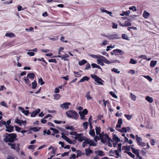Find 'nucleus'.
I'll use <instances>...</instances> for the list:
<instances>
[{"label": "nucleus", "instance_id": "f257e3e1", "mask_svg": "<svg viewBox=\"0 0 159 159\" xmlns=\"http://www.w3.org/2000/svg\"><path fill=\"white\" fill-rule=\"evenodd\" d=\"M5 135L3 141L6 143H13L18 139L16 138L17 135L15 133H6Z\"/></svg>", "mask_w": 159, "mask_h": 159}, {"label": "nucleus", "instance_id": "f03ea898", "mask_svg": "<svg viewBox=\"0 0 159 159\" xmlns=\"http://www.w3.org/2000/svg\"><path fill=\"white\" fill-rule=\"evenodd\" d=\"M66 114L68 117L71 118L75 120H77L79 116L78 113L74 110H70L66 112Z\"/></svg>", "mask_w": 159, "mask_h": 159}, {"label": "nucleus", "instance_id": "7ed1b4c3", "mask_svg": "<svg viewBox=\"0 0 159 159\" xmlns=\"http://www.w3.org/2000/svg\"><path fill=\"white\" fill-rule=\"evenodd\" d=\"M91 77L92 79H94L95 81L98 84L101 85H103L102 82H104V81L98 76L96 75L92 74L91 75Z\"/></svg>", "mask_w": 159, "mask_h": 159}, {"label": "nucleus", "instance_id": "20e7f679", "mask_svg": "<svg viewBox=\"0 0 159 159\" xmlns=\"http://www.w3.org/2000/svg\"><path fill=\"white\" fill-rule=\"evenodd\" d=\"M121 38L120 35L117 34H111L108 35V39L109 40L119 39Z\"/></svg>", "mask_w": 159, "mask_h": 159}, {"label": "nucleus", "instance_id": "39448f33", "mask_svg": "<svg viewBox=\"0 0 159 159\" xmlns=\"http://www.w3.org/2000/svg\"><path fill=\"white\" fill-rule=\"evenodd\" d=\"M113 52L116 56H118L119 55L122 56L124 55L125 53V52L122 50L119 49H116L114 50L113 51Z\"/></svg>", "mask_w": 159, "mask_h": 159}, {"label": "nucleus", "instance_id": "423d86ee", "mask_svg": "<svg viewBox=\"0 0 159 159\" xmlns=\"http://www.w3.org/2000/svg\"><path fill=\"white\" fill-rule=\"evenodd\" d=\"M71 105V103L70 102H65L60 105V107L63 109H68L70 106Z\"/></svg>", "mask_w": 159, "mask_h": 159}, {"label": "nucleus", "instance_id": "0eeeda50", "mask_svg": "<svg viewBox=\"0 0 159 159\" xmlns=\"http://www.w3.org/2000/svg\"><path fill=\"white\" fill-rule=\"evenodd\" d=\"M6 128L5 131L7 132H8L9 133H11L13 132L14 131V127L13 126L11 125H9V126H5Z\"/></svg>", "mask_w": 159, "mask_h": 159}, {"label": "nucleus", "instance_id": "6e6552de", "mask_svg": "<svg viewBox=\"0 0 159 159\" xmlns=\"http://www.w3.org/2000/svg\"><path fill=\"white\" fill-rule=\"evenodd\" d=\"M18 109L20 110L22 113L26 116H28V114L30 113L29 110H25L24 108L22 107H18Z\"/></svg>", "mask_w": 159, "mask_h": 159}, {"label": "nucleus", "instance_id": "1a4fd4ad", "mask_svg": "<svg viewBox=\"0 0 159 159\" xmlns=\"http://www.w3.org/2000/svg\"><path fill=\"white\" fill-rule=\"evenodd\" d=\"M80 135L78 137H77V140H78V141L80 142H82L85 139V137L83 136V133H81L79 134Z\"/></svg>", "mask_w": 159, "mask_h": 159}, {"label": "nucleus", "instance_id": "9d476101", "mask_svg": "<svg viewBox=\"0 0 159 159\" xmlns=\"http://www.w3.org/2000/svg\"><path fill=\"white\" fill-rule=\"evenodd\" d=\"M15 123L18 124L20 125H21L22 124L24 125L26 124V121L20 120L18 118H17L15 120Z\"/></svg>", "mask_w": 159, "mask_h": 159}, {"label": "nucleus", "instance_id": "9b49d317", "mask_svg": "<svg viewBox=\"0 0 159 159\" xmlns=\"http://www.w3.org/2000/svg\"><path fill=\"white\" fill-rule=\"evenodd\" d=\"M131 149L132 150L134 154H136L137 156V158L139 159V150L136 149L133 147H131Z\"/></svg>", "mask_w": 159, "mask_h": 159}, {"label": "nucleus", "instance_id": "f8f14e48", "mask_svg": "<svg viewBox=\"0 0 159 159\" xmlns=\"http://www.w3.org/2000/svg\"><path fill=\"white\" fill-rule=\"evenodd\" d=\"M35 74L33 73H28L26 77L33 80L35 77Z\"/></svg>", "mask_w": 159, "mask_h": 159}, {"label": "nucleus", "instance_id": "ddd939ff", "mask_svg": "<svg viewBox=\"0 0 159 159\" xmlns=\"http://www.w3.org/2000/svg\"><path fill=\"white\" fill-rule=\"evenodd\" d=\"M70 134L71 135L75 136V137L72 136V137L74 138L75 140H77V137H78L80 135V134H78L76 131L71 132L70 133Z\"/></svg>", "mask_w": 159, "mask_h": 159}, {"label": "nucleus", "instance_id": "4468645a", "mask_svg": "<svg viewBox=\"0 0 159 159\" xmlns=\"http://www.w3.org/2000/svg\"><path fill=\"white\" fill-rule=\"evenodd\" d=\"M90 79V78L87 76H85L83 77L78 83V84L81 82H83L84 81H88Z\"/></svg>", "mask_w": 159, "mask_h": 159}, {"label": "nucleus", "instance_id": "2eb2a0df", "mask_svg": "<svg viewBox=\"0 0 159 159\" xmlns=\"http://www.w3.org/2000/svg\"><path fill=\"white\" fill-rule=\"evenodd\" d=\"M96 134L97 135H99V137H101V134H100L101 128L100 127L96 126L95 129Z\"/></svg>", "mask_w": 159, "mask_h": 159}, {"label": "nucleus", "instance_id": "dca6fc26", "mask_svg": "<svg viewBox=\"0 0 159 159\" xmlns=\"http://www.w3.org/2000/svg\"><path fill=\"white\" fill-rule=\"evenodd\" d=\"M7 144L8 145L11 146V148L15 150L16 151V143H8Z\"/></svg>", "mask_w": 159, "mask_h": 159}, {"label": "nucleus", "instance_id": "f3484780", "mask_svg": "<svg viewBox=\"0 0 159 159\" xmlns=\"http://www.w3.org/2000/svg\"><path fill=\"white\" fill-rule=\"evenodd\" d=\"M112 139L113 140V141H115L117 143L120 141V139L116 134H113Z\"/></svg>", "mask_w": 159, "mask_h": 159}, {"label": "nucleus", "instance_id": "a211bd4d", "mask_svg": "<svg viewBox=\"0 0 159 159\" xmlns=\"http://www.w3.org/2000/svg\"><path fill=\"white\" fill-rule=\"evenodd\" d=\"M95 154L98 155V156H103L104 155L103 152L100 150H98L95 152Z\"/></svg>", "mask_w": 159, "mask_h": 159}, {"label": "nucleus", "instance_id": "6ab92c4d", "mask_svg": "<svg viewBox=\"0 0 159 159\" xmlns=\"http://www.w3.org/2000/svg\"><path fill=\"white\" fill-rule=\"evenodd\" d=\"M23 78L24 80L25 81V84H28V85L30 86L31 85V84L30 83V81L29 80V79L27 77L26 78L25 77H24Z\"/></svg>", "mask_w": 159, "mask_h": 159}, {"label": "nucleus", "instance_id": "aec40b11", "mask_svg": "<svg viewBox=\"0 0 159 159\" xmlns=\"http://www.w3.org/2000/svg\"><path fill=\"white\" fill-rule=\"evenodd\" d=\"M116 129L117 131H118L121 133H123V132L126 133L127 131V129L125 127H122L121 128V129H119L116 128Z\"/></svg>", "mask_w": 159, "mask_h": 159}, {"label": "nucleus", "instance_id": "412c9836", "mask_svg": "<svg viewBox=\"0 0 159 159\" xmlns=\"http://www.w3.org/2000/svg\"><path fill=\"white\" fill-rule=\"evenodd\" d=\"M85 154L87 156H89L90 154L93 153V151L90 149L89 148L85 149Z\"/></svg>", "mask_w": 159, "mask_h": 159}, {"label": "nucleus", "instance_id": "4be33fe9", "mask_svg": "<svg viewBox=\"0 0 159 159\" xmlns=\"http://www.w3.org/2000/svg\"><path fill=\"white\" fill-rule=\"evenodd\" d=\"M130 13V11L129 10L127 11H123V12L120 13V15L122 16H123L125 15L126 16H128Z\"/></svg>", "mask_w": 159, "mask_h": 159}, {"label": "nucleus", "instance_id": "5701e85b", "mask_svg": "<svg viewBox=\"0 0 159 159\" xmlns=\"http://www.w3.org/2000/svg\"><path fill=\"white\" fill-rule=\"evenodd\" d=\"M41 129V127H31L30 128V130H32L34 132H38L39 131L40 129Z\"/></svg>", "mask_w": 159, "mask_h": 159}, {"label": "nucleus", "instance_id": "b1692460", "mask_svg": "<svg viewBox=\"0 0 159 159\" xmlns=\"http://www.w3.org/2000/svg\"><path fill=\"white\" fill-rule=\"evenodd\" d=\"M90 91H89L87 93L85 96V97L87 98L88 100H90L92 99V97L90 95Z\"/></svg>", "mask_w": 159, "mask_h": 159}, {"label": "nucleus", "instance_id": "393cba45", "mask_svg": "<svg viewBox=\"0 0 159 159\" xmlns=\"http://www.w3.org/2000/svg\"><path fill=\"white\" fill-rule=\"evenodd\" d=\"M56 151V150L54 149H53L52 150L51 152V153L52 154V155H51L50 157H48L47 158V159H52V158L55 156V152Z\"/></svg>", "mask_w": 159, "mask_h": 159}, {"label": "nucleus", "instance_id": "a878e982", "mask_svg": "<svg viewBox=\"0 0 159 159\" xmlns=\"http://www.w3.org/2000/svg\"><path fill=\"white\" fill-rule=\"evenodd\" d=\"M87 63V61L85 59H83L81 61H79L78 64L80 66H82Z\"/></svg>", "mask_w": 159, "mask_h": 159}, {"label": "nucleus", "instance_id": "bb28decb", "mask_svg": "<svg viewBox=\"0 0 159 159\" xmlns=\"http://www.w3.org/2000/svg\"><path fill=\"white\" fill-rule=\"evenodd\" d=\"M66 141L69 144H74L75 143V142H76L75 140H72L70 139L68 137Z\"/></svg>", "mask_w": 159, "mask_h": 159}, {"label": "nucleus", "instance_id": "cd10ccee", "mask_svg": "<svg viewBox=\"0 0 159 159\" xmlns=\"http://www.w3.org/2000/svg\"><path fill=\"white\" fill-rule=\"evenodd\" d=\"M145 99L149 102L151 103L153 101V98L152 97L149 96H147L145 98Z\"/></svg>", "mask_w": 159, "mask_h": 159}, {"label": "nucleus", "instance_id": "c85d7f7f", "mask_svg": "<svg viewBox=\"0 0 159 159\" xmlns=\"http://www.w3.org/2000/svg\"><path fill=\"white\" fill-rule=\"evenodd\" d=\"M5 36L10 38H12L15 36V35L12 33H7Z\"/></svg>", "mask_w": 159, "mask_h": 159}, {"label": "nucleus", "instance_id": "c756f323", "mask_svg": "<svg viewBox=\"0 0 159 159\" xmlns=\"http://www.w3.org/2000/svg\"><path fill=\"white\" fill-rule=\"evenodd\" d=\"M150 15V13L148 12L144 11L143 14V17L145 19L147 18Z\"/></svg>", "mask_w": 159, "mask_h": 159}, {"label": "nucleus", "instance_id": "7c9ffc66", "mask_svg": "<svg viewBox=\"0 0 159 159\" xmlns=\"http://www.w3.org/2000/svg\"><path fill=\"white\" fill-rule=\"evenodd\" d=\"M32 89H36L37 86V82L36 80H34V81L32 82Z\"/></svg>", "mask_w": 159, "mask_h": 159}, {"label": "nucleus", "instance_id": "2f4dec72", "mask_svg": "<svg viewBox=\"0 0 159 159\" xmlns=\"http://www.w3.org/2000/svg\"><path fill=\"white\" fill-rule=\"evenodd\" d=\"M142 58L143 59H146L148 61H150L151 58V57L147 58V56L145 55H141L140 56V58Z\"/></svg>", "mask_w": 159, "mask_h": 159}, {"label": "nucleus", "instance_id": "473e14b6", "mask_svg": "<svg viewBox=\"0 0 159 159\" xmlns=\"http://www.w3.org/2000/svg\"><path fill=\"white\" fill-rule=\"evenodd\" d=\"M157 61H156L152 60L151 61L150 66L152 67H153L155 66L157 64Z\"/></svg>", "mask_w": 159, "mask_h": 159}, {"label": "nucleus", "instance_id": "72a5a7b5", "mask_svg": "<svg viewBox=\"0 0 159 159\" xmlns=\"http://www.w3.org/2000/svg\"><path fill=\"white\" fill-rule=\"evenodd\" d=\"M130 146H128L127 145L124 146H123L122 148V150H125L126 151H129L130 150Z\"/></svg>", "mask_w": 159, "mask_h": 159}, {"label": "nucleus", "instance_id": "f704fd0d", "mask_svg": "<svg viewBox=\"0 0 159 159\" xmlns=\"http://www.w3.org/2000/svg\"><path fill=\"white\" fill-rule=\"evenodd\" d=\"M89 134L90 136L92 137H94L95 135V132L94 129H90Z\"/></svg>", "mask_w": 159, "mask_h": 159}, {"label": "nucleus", "instance_id": "c9c22d12", "mask_svg": "<svg viewBox=\"0 0 159 159\" xmlns=\"http://www.w3.org/2000/svg\"><path fill=\"white\" fill-rule=\"evenodd\" d=\"M88 125V123L87 121L84 122L83 123V127L84 129L85 130H86L87 129Z\"/></svg>", "mask_w": 159, "mask_h": 159}, {"label": "nucleus", "instance_id": "e433bc0d", "mask_svg": "<svg viewBox=\"0 0 159 159\" xmlns=\"http://www.w3.org/2000/svg\"><path fill=\"white\" fill-rule=\"evenodd\" d=\"M76 153H77L76 158H78V157H80L81 155H83L81 151L79 150H77L76 151ZM83 154H84V153H83Z\"/></svg>", "mask_w": 159, "mask_h": 159}, {"label": "nucleus", "instance_id": "4c0bfd02", "mask_svg": "<svg viewBox=\"0 0 159 159\" xmlns=\"http://www.w3.org/2000/svg\"><path fill=\"white\" fill-rule=\"evenodd\" d=\"M53 96L54 97V99L56 100H58L61 97V96L59 94H55Z\"/></svg>", "mask_w": 159, "mask_h": 159}, {"label": "nucleus", "instance_id": "58836bf2", "mask_svg": "<svg viewBox=\"0 0 159 159\" xmlns=\"http://www.w3.org/2000/svg\"><path fill=\"white\" fill-rule=\"evenodd\" d=\"M106 59V58L100 55H99L98 59V60L101 61L103 62V61H104Z\"/></svg>", "mask_w": 159, "mask_h": 159}, {"label": "nucleus", "instance_id": "ea45409f", "mask_svg": "<svg viewBox=\"0 0 159 159\" xmlns=\"http://www.w3.org/2000/svg\"><path fill=\"white\" fill-rule=\"evenodd\" d=\"M140 77H144L146 79H147L149 81L151 82L152 80V79L149 75H147V76H143L141 75L140 76Z\"/></svg>", "mask_w": 159, "mask_h": 159}, {"label": "nucleus", "instance_id": "a19ab883", "mask_svg": "<svg viewBox=\"0 0 159 159\" xmlns=\"http://www.w3.org/2000/svg\"><path fill=\"white\" fill-rule=\"evenodd\" d=\"M109 93L114 98H117V96L116 95L115 93L112 91H110L109 92Z\"/></svg>", "mask_w": 159, "mask_h": 159}, {"label": "nucleus", "instance_id": "79ce46f5", "mask_svg": "<svg viewBox=\"0 0 159 159\" xmlns=\"http://www.w3.org/2000/svg\"><path fill=\"white\" fill-rule=\"evenodd\" d=\"M125 152L129 156L134 159V158L135 157V155L131 152L129 151H125Z\"/></svg>", "mask_w": 159, "mask_h": 159}, {"label": "nucleus", "instance_id": "37998d69", "mask_svg": "<svg viewBox=\"0 0 159 159\" xmlns=\"http://www.w3.org/2000/svg\"><path fill=\"white\" fill-rule=\"evenodd\" d=\"M89 144L90 146H96V143L92 140H90V142Z\"/></svg>", "mask_w": 159, "mask_h": 159}, {"label": "nucleus", "instance_id": "c03bdc74", "mask_svg": "<svg viewBox=\"0 0 159 159\" xmlns=\"http://www.w3.org/2000/svg\"><path fill=\"white\" fill-rule=\"evenodd\" d=\"M84 141L83 143H85L86 144H89V143L90 139L85 137V139H84Z\"/></svg>", "mask_w": 159, "mask_h": 159}, {"label": "nucleus", "instance_id": "a18cd8bd", "mask_svg": "<svg viewBox=\"0 0 159 159\" xmlns=\"http://www.w3.org/2000/svg\"><path fill=\"white\" fill-rule=\"evenodd\" d=\"M65 128L68 130L70 129L72 131H73L74 129V128L72 125L71 126H67L65 127Z\"/></svg>", "mask_w": 159, "mask_h": 159}, {"label": "nucleus", "instance_id": "49530a36", "mask_svg": "<svg viewBox=\"0 0 159 159\" xmlns=\"http://www.w3.org/2000/svg\"><path fill=\"white\" fill-rule=\"evenodd\" d=\"M79 113L80 116V119L81 120H84L85 118V115L82 114V111H80L79 112Z\"/></svg>", "mask_w": 159, "mask_h": 159}, {"label": "nucleus", "instance_id": "de8ad7c7", "mask_svg": "<svg viewBox=\"0 0 159 159\" xmlns=\"http://www.w3.org/2000/svg\"><path fill=\"white\" fill-rule=\"evenodd\" d=\"M122 38L124 39L129 40V39L127 35L125 34H123L122 35Z\"/></svg>", "mask_w": 159, "mask_h": 159}, {"label": "nucleus", "instance_id": "09e8293b", "mask_svg": "<svg viewBox=\"0 0 159 159\" xmlns=\"http://www.w3.org/2000/svg\"><path fill=\"white\" fill-rule=\"evenodd\" d=\"M38 82L39 84H40L41 85H43L45 84L44 82L43 81L42 78L39 79Z\"/></svg>", "mask_w": 159, "mask_h": 159}, {"label": "nucleus", "instance_id": "8fccbe9b", "mask_svg": "<svg viewBox=\"0 0 159 159\" xmlns=\"http://www.w3.org/2000/svg\"><path fill=\"white\" fill-rule=\"evenodd\" d=\"M36 147V146L35 145H30L28 146V148L31 150H33Z\"/></svg>", "mask_w": 159, "mask_h": 159}, {"label": "nucleus", "instance_id": "3c124183", "mask_svg": "<svg viewBox=\"0 0 159 159\" xmlns=\"http://www.w3.org/2000/svg\"><path fill=\"white\" fill-rule=\"evenodd\" d=\"M147 146L146 145V147H143L142 148H141L142 149V150H146V149H148L150 146L148 143H147Z\"/></svg>", "mask_w": 159, "mask_h": 159}, {"label": "nucleus", "instance_id": "603ef678", "mask_svg": "<svg viewBox=\"0 0 159 159\" xmlns=\"http://www.w3.org/2000/svg\"><path fill=\"white\" fill-rule=\"evenodd\" d=\"M129 63L131 64H135L137 63V61L136 60H134L133 58H131Z\"/></svg>", "mask_w": 159, "mask_h": 159}, {"label": "nucleus", "instance_id": "864d4df0", "mask_svg": "<svg viewBox=\"0 0 159 159\" xmlns=\"http://www.w3.org/2000/svg\"><path fill=\"white\" fill-rule=\"evenodd\" d=\"M6 121L3 120L0 121V127H2L3 125H5V127Z\"/></svg>", "mask_w": 159, "mask_h": 159}, {"label": "nucleus", "instance_id": "5fc2aeb1", "mask_svg": "<svg viewBox=\"0 0 159 159\" xmlns=\"http://www.w3.org/2000/svg\"><path fill=\"white\" fill-rule=\"evenodd\" d=\"M124 116L128 120H130L132 118V115H130L125 114L124 115Z\"/></svg>", "mask_w": 159, "mask_h": 159}, {"label": "nucleus", "instance_id": "6e6d98bb", "mask_svg": "<svg viewBox=\"0 0 159 159\" xmlns=\"http://www.w3.org/2000/svg\"><path fill=\"white\" fill-rule=\"evenodd\" d=\"M121 19L123 20H128L131 21V19L129 17V16L127 17H123L121 18Z\"/></svg>", "mask_w": 159, "mask_h": 159}, {"label": "nucleus", "instance_id": "4d7b16f0", "mask_svg": "<svg viewBox=\"0 0 159 159\" xmlns=\"http://www.w3.org/2000/svg\"><path fill=\"white\" fill-rule=\"evenodd\" d=\"M14 127L15 128L16 131L18 132H20L21 129V128L19 126L16 125H14Z\"/></svg>", "mask_w": 159, "mask_h": 159}, {"label": "nucleus", "instance_id": "13d9d810", "mask_svg": "<svg viewBox=\"0 0 159 159\" xmlns=\"http://www.w3.org/2000/svg\"><path fill=\"white\" fill-rule=\"evenodd\" d=\"M27 52V54L30 57L33 56L35 55V53L33 52Z\"/></svg>", "mask_w": 159, "mask_h": 159}, {"label": "nucleus", "instance_id": "bf43d9fd", "mask_svg": "<svg viewBox=\"0 0 159 159\" xmlns=\"http://www.w3.org/2000/svg\"><path fill=\"white\" fill-rule=\"evenodd\" d=\"M111 71L114 72L117 74L120 73V71L118 70L117 69H116L115 68H113V69H111Z\"/></svg>", "mask_w": 159, "mask_h": 159}, {"label": "nucleus", "instance_id": "052dcab7", "mask_svg": "<svg viewBox=\"0 0 159 159\" xmlns=\"http://www.w3.org/2000/svg\"><path fill=\"white\" fill-rule=\"evenodd\" d=\"M124 24L125 25V26H130L131 25V23L127 21H125Z\"/></svg>", "mask_w": 159, "mask_h": 159}, {"label": "nucleus", "instance_id": "680f3d73", "mask_svg": "<svg viewBox=\"0 0 159 159\" xmlns=\"http://www.w3.org/2000/svg\"><path fill=\"white\" fill-rule=\"evenodd\" d=\"M0 104L2 106L5 107L6 108H7L8 107L6 102L4 101L2 102Z\"/></svg>", "mask_w": 159, "mask_h": 159}, {"label": "nucleus", "instance_id": "e2e57ef3", "mask_svg": "<svg viewBox=\"0 0 159 159\" xmlns=\"http://www.w3.org/2000/svg\"><path fill=\"white\" fill-rule=\"evenodd\" d=\"M62 136H61V137L65 139V140H66L68 138V137L66 136L64 134V133L63 132H62L61 134Z\"/></svg>", "mask_w": 159, "mask_h": 159}, {"label": "nucleus", "instance_id": "0e129e2a", "mask_svg": "<svg viewBox=\"0 0 159 159\" xmlns=\"http://www.w3.org/2000/svg\"><path fill=\"white\" fill-rule=\"evenodd\" d=\"M94 136V140L96 142H97L98 140H99L101 139V137L99 136L98 137V135H95Z\"/></svg>", "mask_w": 159, "mask_h": 159}, {"label": "nucleus", "instance_id": "69168bd1", "mask_svg": "<svg viewBox=\"0 0 159 159\" xmlns=\"http://www.w3.org/2000/svg\"><path fill=\"white\" fill-rule=\"evenodd\" d=\"M25 31H31V32H33L34 31V28L32 27H30L28 29V28H26L25 29Z\"/></svg>", "mask_w": 159, "mask_h": 159}, {"label": "nucleus", "instance_id": "338daca9", "mask_svg": "<svg viewBox=\"0 0 159 159\" xmlns=\"http://www.w3.org/2000/svg\"><path fill=\"white\" fill-rule=\"evenodd\" d=\"M82 112V114H84L85 115H86L88 114V111L86 109H84L83 110Z\"/></svg>", "mask_w": 159, "mask_h": 159}, {"label": "nucleus", "instance_id": "774afa93", "mask_svg": "<svg viewBox=\"0 0 159 159\" xmlns=\"http://www.w3.org/2000/svg\"><path fill=\"white\" fill-rule=\"evenodd\" d=\"M129 9L130 10H132L133 11H137L136 8L134 6H132L131 7H130Z\"/></svg>", "mask_w": 159, "mask_h": 159}]
</instances>
